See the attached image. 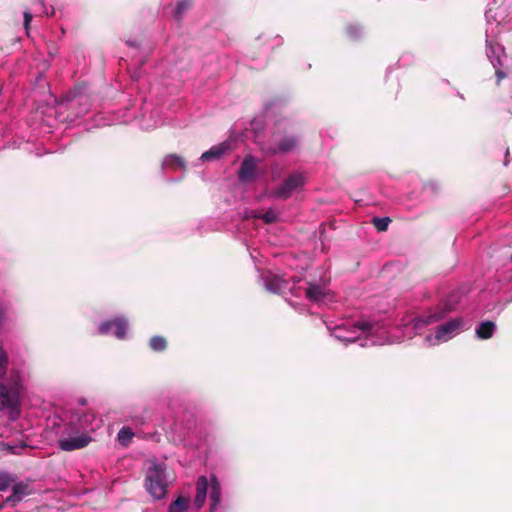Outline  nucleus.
I'll return each mask as SVG.
<instances>
[{"mask_svg": "<svg viewBox=\"0 0 512 512\" xmlns=\"http://www.w3.org/2000/svg\"><path fill=\"white\" fill-rule=\"evenodd\" d=\"M331 336L344 344L361 341V346L399 343L400 338L384 322L340 319L326 324Z\"/></svg>", "mask_w": 512, "mask_h": 512, "instance_id": "nucleus-1", "label": "nucleus"}, {"mask_svg": "<svg viewBox=\"0 0 512 512\" xmlns=\"http://www.w3.org/2000/svg\"><path fill=\"white\" fill-rule=\"evenodd\" d=\"M485 18L486 28V54L492 66L495 68L497 84L506 77L501 69L502 58L505 57L504 48L495 43L492 38L498 34L512 29V0H494L489 4Z\"/></svg>", "mask_w": 512, "mask_h": 512, "instance_id": "nucleus-2", "label": "nucleus"}, {"mask_svg": "<svg viewBox=\"0 0 512 512\" xmlns=\"http://www.w3.org/2000/svg\"><path fill=\"white\" fill-rule=\"evenodd\" d=\"M461 298L459 292H451L436 305L428 308L423 315L418 316L412 313L404 315L394 328V333L400 338V342L422 334L429 325L449 319V315L457 311Z\"/></svg>", "mask_w": 512, "mask_h": 512, "instance_id": "nucleus-3", "label": "nucleus"}, {"mask_svg": "<svg viewBox=\"0 0 512 512\" xmlns=\"http://www.w3.org/2000/svg\"><path fill=\"white\" fill-rule=\"evenodd\" d=\"M302 142L299 125L290 118L278 119L270 130L269 137L258 143L265 157L286 155L294 152Z\"/></svg>", "mask_w": 512, "mask_h": 512, "instance_id": "nucleus-4", "label": "nucleus"}, {"mask_svg": "<svg viewBox=\"0 0 512 512\" xmlns=\"http://www.w3.org/2000/svg\"><path fill=\"white\" fill-rule=\"evenodd\" d=\"M260 279L265 289L275 294L289 291L295 297L305 296L312 303H322L329 296L326 286L311 282H305L304 286H301L302 279L299 277H293L291 284L281 275L268 270L260 274Z\"/></svg>", "mask_w": 512, "mask_h": 512, "instance_id": "nucleus-5", "label": "nucleus"}, {"mask_svg": "<svg viewBox=\"0 0 512 512\" xmlns=\"http://www.w3.org/2000/svg\"><path fill=\"white\" fill-rule=\"evenodd\" d=\"M8 353L0 347V409L10 410V419L16 421L20 416V395L23 390V378L19 369L7 372Z\"/></svg>", "mask_w": 512, "mask_h": 512, "instance_id": "nucleus-6", "label": "nucleus"}, {"mask_svg": "<svg viewBox=\"0 0 512 512\" xmlns=\"http://www.w3.org/2000/svg\"><path fill=\"white\" fill-rule=\"evenodd\" d=\"M94 415L81 413L72 416L58 433L57 446L62 451H74L85 448L92 441L89 430H93L92 421Z\"/></svg>", "mask_w": 512, "mask_h": 512, "instance_id": "nucleus-7", "label": "nucleus"}, {"mask_svg": "<svg viewBox=\"0 0 512 512\" xmlns=\"http://www.w3.org/2000/svg\"><path fill=\"white\" fill-rule=\"evenodd\" d=\"M222 494V485L215 474L200 475L195 482L193 507L196 511H200L208 498V512H224L225 506L222 502Z\"/></svg>", "mask_w": 512, "mask_h": 512, "instance_id": "nucleus-8", "label": "nucleus"}, {"mask_svg": "<svg viewBox=\"0 0 512 512\" xmlns=\"http://www.w3.org/2000/svg\"><path fill=\"white\" fill-rule=\"evenodd\" d=\"M92 107V98L83 87H75L57 103L56 114L61 122L73 123Z\"/></svg>", "mask_w": 512, "mask_h": 512, "instance_id": "nucleus-9", "label": "nucleus"}, {"mask_svg": "<svg viewBox=\"0 0 512 512\" xmlns=\"http://www.w3.org/2000/svg\"><path fill=\"white\" fill-rule=\"evenodd\" d=\"M308 181V174L302 170H294L278 185L274 186L269 197L275 200L286 201L294 194L302 192Z\"/></svg>", "mask_w": 512, "mask_h": 512, "instance_id": "nucleus-10", "label": "nucleus"}, {"mask_svg": "<svg viewBox=\"0 0 512 512\" xmlns=\"http://www.w3.org/2000/svg\"><path fill=\"white\" fill-rule=\"evenodd\" d=\"M467 329V322L463 317H451L446 321L439 323L432 333L427 334L425 342L430 346L439 345L441 343L448 342Z\"/></svg>", "mask_w": 512, "mask_h": 512, "instance_id": "nucleus-11", "label": "nucleus"}, {"mask_svg": "<svg viewBox=\"0 0 512 512\" xmlns=\"http://www.w3.org/2000/svg\"><path fill=\"white\" fill-rule=\"evenodd\" d=\"M146 491L155 499L165 498L168 488L166 476V465L164 463L152 462L145 475Z\"/></svg>", "mask_w": 512, "mask_h": 512, "instance_id": "nucleus-12", "label": "nucleus"}, {"mask_svg": "<svg viewBox=\"0 0 512 512\" xmlns=\"http://www.w3.org/2000/svg\"><path fill=\"white\" fill-rule=\"evenodd\" d=\"M260 163L261 159H258L251 154L246 155L237 171L238 181L242 184H249L257 181L261 176L259 170Z\"/></svg>", "mask_w": 512, "mask_h": 512, "instance_id": "nucleus-13", "label": "nucleus"}, {"mask_svg": "<svg viewBox=\"0 0 512 512\" xmlns=\"http://www.w3.org/2000/svg\"><path fill=\"white\" fill-rule=\"evenodd\" d=\"M129 329L128 321L123 316H118L110 320H105L99 323L97 327V334L99 335H113L119 340H123L127 336Z\"/></svg>", "mask_w": 512, "mask_h": 512, "instance_id": "nucleus-14", "label": "nucleus"}, {"mask_svg": "<svg viewBox=\"0 0 512 512\" xmlns=\"http://www.w3.org/2000/svg\"><path fill=\"white\" fill-rule=\"evenodd\" d=\"M166 123L162 108L154 107L152 103L145 101L142 107L140 125L142 129L150 130Z\"/></svg>", "mask_w": 512, "mask_h": 512, "instance_id": "nucleus-15", "label": "nucleus"}, {"mask_svg": "<svg viewBox=\"0 0 512 512\" xmlns=\"http://www.w3.org/2000/svg\"><path fill=\"white\" fill-rule=\"evenodd\" d=\"M234 142L232 140H225L221 143L213 145L210 149L202 153L199 161L214 162L220 160L223 156L229 154L234 149Z\"/></svg>", "mask_w": 512, "mask_h": 512, "instance_id": "nucleus-16", "label": "nucleus"}, {"mask_svg": "<svg viewBox=\"0 0 512 512\" xmlns=\"http://www.w3.org/2000/svg\"><path fill=\"white\" fill-rule=\"evenodd\" d=\"M10 487L12 489V492L7 498L3 500V503L0 504V509H2L4 506L15 507L24 499V497L31 494V489L29 485L22 481H15Z\"/></svg>", "mask_w": 512, "mask_h": 512, "instance_id": "nucleus-17", "label": "nucleus"}, {"mask_svg": "<svg viewBox=\"0 0 512 512\" xmlns=\"http://www.w3.org/2000/svg\"><path fill=\"white\" fill-rule=\"evenodd\" d=\"M496 324L493 321L485 320L480 322L475 327V335L477 339L480 340H487L493 337L494 333L496 332Z\"/></svg>", "mask_w": 512, "mask_h": 512, "instance_id": "nucleus-18", "label": "nucleus"}, {"mask_svg": "<svg viewBox=\"0 0 512 512\" xmlns=\"http://www.w3.org/2000/svg\"><path fill=\"white\" fill-rule=\"evenodd\" d=\"M162 169H170V170H178L181 169L183 171L186 170V163L184 159L176 154L167 155L162 161Z\"/></svg>", "mask_w": 512, "mask_h": 512, "instance_id": "nucleus-19", "label": "nucleus"}, {"mask_svg": "<svg viewBox=\"0 0 512 512\" xmlns=\"http://www.w3.org/2000/svg\"><path fill=\"white\" fill-rule=\"evenodd\" d=\"M193 0H177L173 9V18L180 21L184 14L192 7Z\"/></svg>", "mask_w": 512, "mask_h": 512, "instance_id": "nucleus-20", "label": "nucleus"}, {"mask_svg": "<svg viewBox=\"0 0 512 512\" xmlns=\"http://www.w3.org/2000/svg\"><path fill=\"white\" fill-rule=\"evenodd\" d=\"M189 508V499L183 496L177 497L168 507V512H186Z\"/></svg>", "mask_w": 512, "mask_h": 512, "instance_id": "nucleus-21", "label": "nucleus"}, {"mask_svg": "<svg viewBox=\"0 0 512 512\" xmlns=\"http://www.w3.org/2000/svg\"><path fill=\"white\" fill-rule=\"evenodd\" d=\"M254 218L261 219L266 224H272L278 221L279 213L274 208H268L262 213H255Z\"/></svg>", "mask_w": 512, "mask_h": 512, "instance_id": "nucleus-22", "label": "nucleus"}, {"mask_svg": "<svg viewBox=\"0 0 512 512\" xmlns=\"http://www.w3.org/2000/svg\"><path fill=\"white\" fill-rule=\"evenodd\" d=\"M3 450H6L8 453L13 455H21L22 451L28 447V444L23 441H17L15 443H3Z\"/></svg>", "mask_w": 512, "mask_h": 512, "instance_id": "nucleus-23", "label": "nucleus"}, {"mask_svg": "<svg viewBox=\"0 0 512 512\" xmlns=\"http://www.w3.org/2000/svg\"><path fill=\"white\" fill-rule=\"evenodd\" d=\"M149 347L154 352H163L167 348V341L163 336L155 335L150 338Z\"/></svg>", "mask_w": 512, "mask_h": 512, "instance_id": "nucleus-24", "label": "nucleus"}, {"mask_svg": "<svg viewBox=\"0 0 512 512\" xmlns=\"http://www.w3.org/2000/svg\"><path fill=\"white\" fill-rule=\"evenodd\" d=\"M134 437L133 430L128 426H123L117 434L118 442L123 446H128Z\"/></svg>", "mask_w": 512, "mask_h": 512, "instance_id": "nucleus-25", "label": "nucleus"}, {"mask_svg": "<svg viewBox=\"0 0 512 512\" xmlns=\"http://www.w3.org/2000/svg\"><path fill=\"white\" fill-rule=\"evenodd\" d=\"M346 34L349 39L351 40H358L360 39L364 34V29L360 24L357 23H351L347 25L346 27Z\"/></svg>", "mask_w": 512, "mask_h": 512, "instance_id": "nucleus-26", "label": "nucleus"}, {"mask_svg": "<svg viewBox=\"0 0 512 512\" xmlns=\"http://www.w3.org/2000/svg\"><path fill=\"white\" fill-rule=\"evenodd\" d=\"M14 482V475L8 472H0V491H6Z\"/></svg>", "mask_w": 512, "mask_h": 512, "instance_id": "nucleus-27", "label": "nucleus"}, {"mask_svg": "<svg viewBox=\"0 0 512 512\" xmlns=\"http://www.w3.org/2000/svg\"><path fill=\"white\" fill-rule=\"evenodd\" d=\"M391 219L389 217H374L373 224L376 229L380 232L386 231L388 229L389 223Z\"/></svg>", "mask_w": 512, "mask_h": 512, "instance_id": "nucleus-28", "label": "nucleus"}, {"mask_svg": "<svg viewBox=\"0 0 512 512\" xmlns=\"http://www.w3.org/2000/svg\"><path fill=\"white\" fill-rule=\"evenodd\" d=\"M35 6H36V9H35L36 12H40L42 14H45L46 16L54 15V8L52 6L48 8L45 5L44 0H36Z\"/></svg>", "mask_w": 512, "mask_h": 512, "instance_id": "nucleus-29", "label": "nucleus"}, {"mask_svg": "<svg viewBox=\"0 0 512 512\" xmlns=\"http://www.w3.org/2000/svg\"><path fill=\"white\" fill-rule=\"evenodd\" d=\"M283 106V101L281 99H273L267 102L264 106V111L266 115H269L274 112V110L279 109Z\"/></svg>", "mask_w": 512, "mask_h": 512, "instance_id": "nucleus-30", "label": "nucleus"}, {"mask_svg": "<svg viewBox=\"0 0 512 512\" xmlns=\"http://www.w3.org/2000/svg\"><path fill=\"white\" fill-rule=\"evenodd\" d=\"M414 62V55L411 53H404L400 56L398 59V66L399 67H406L411 65Z\"/></svg>", "mask_w": 512, "mask_h": 512, "instance_id": "nucleus-31", "label": "nucleus"}, {"mask_svg": "<svg viewBox=\"0 0 512 512\" xmlns=\"http://www.w3.org/2000/svg\"><path fill=\"white\" fill-rule=\"evenodd\" d=\"M271 48L279 47L283 44V38L280 35H276L272 38Z\"/></svg>", "mask_w": 512, "mask_h": 512, "instance_id": "nucleus-32", "label": "nucleus"}, {"mask_svg": "<svg viewBox=\"0 0 512 512\" xmlns=\"http://www.w3.org/2000/svg\"><path fill=\"white\" fill-rule=\"evenodd\" d=\"M131 420L136 426H141L145 423V418L141 415L134 416Z\"/></svg>", "mask_w": 512, "mask_h": 512, "instance_id": "nucleus-33", "label": "nucleus"}, {"mask_svg": "<svg viewBox=\"0 0 512 512\" xmlns=\"http://www.w3.org/2000/svg\"><path fill=\"white\" fill-rule=\"evenodd\" d=\"M32 20V14L29 11H24V27L28 29V26Z\"/></svg>", "mask_w": 512, "mask_h": 512, "instance_id": "nucleus-34", "label": "nucleus"}, {"mask_svg": "<svg viewBox=\"0 0 512 512\" xmlns=\"http://www.w3.org/2000/svg\"><path fill=\"white\" fill-rule=\"evenodd\" d=\"M187 436H188V430L183 429L179 432L177 440L179 442H184Z\"/></svg>", "mask_w": 512, "mask_h": 512, "instance_id": "nucleus-35", "label": "nucleus"}, {"mask_svg": "<svg viewBox=\"0 0 512 512\" xmlns=\"http://www.w3.org/2000/svg\"><path fill=\"white\" fill-rule=\"evenodd\" d=\"M425 187L431 191H437L439 189V186L436 182H429L425 185Z\"/></svg>", "mask_w": 512, "mask_h": 512, "instance_id": "nucleus-36", "label": "nucleus"}, {"mask_svg": "<svg viewBox=\"0 0 512 512\" xmlns=\"http://www.w3.org/2000/svg\"><path fill=\"white\" fill-rule=\"evenodd\" d=\"M126 44L129 47H132V48H137L138 49L140 47V43L137 40H127Z\"/></svg>", "mask_w": 512, "mask_h": 512, "instance_id": "nucleus-37", "label": "nucleus"}, {"mask_svg": "<svg viewBox=\"0 0 512 512\" xmlns=\"http://www.w3.org/2000/svg\"><path fill=\"white\" fill-rule=\"evenodd\" d=\"M99 121H100V122H98V125H103V126H105V125H110V124H112V122H111L110 120H106V119H105L104 117H102V116L100 117V120H99Z\"/></svg>", "mask_w": 512, "mask_h": 512, "instance_id": "nucleus-38", "label": "nucleus"}, {"mask_svg": "<svg viewBox=\"0 0 512 512\" xmlns=\"http://www.w3.org/2000/svg\"><path fill=\"white\" fill-rule=\"evenodd\" d=\"M508 157H509V151L507 150V151H506V155H505V160H504V165H505V166H507V165H508V163H509V159H508Z\"/></svg>", "mask_w": 512, "mask_h": 512, "instance_id": "nucleus-39", "label": "nucleus"}, {"mask_svg": "<svg viewBox=\"0 0 512 512\" xmlns=\"http://www.w3.org/2000/svg\"><path fill=\"white\" fill-rule=\"evenodd\" d=\"M177 429H178V422H177V421H175V422H174V424H173V426H172V430H173V431H177Z\"/></svg>", "mask_w": 512, "mask_h": 512, "instance_id": "nucleus-40", "label": "nucleus"}, {"mask_svg": "<svg viewBox=\"0 0 512 512\" xmlns=\"http://www.w3.org/2000/svg\"><path fill=\"white\" fill-rule=\"evenodd\" d=\"M49 54H50L51 57H54L55 56L54 50L49 51Z\"/></svg>", "mask_w": 512, "mask_h": 512, "instance_id": "nucleus-41", "label": "nucleus"}, {"mask_svg": "<svg viewBox=\"0 0 512 512\" xmlns=\"http://www.w3.org/2000/svg\"><path fill=\"white\" fill-rule=\"evenodd\" d=\"M49 54H50L51 57H54L55 56L54 50L49 51Z\"/></svg>", "mask_w": 512, "mask_h": 512, "instance_id": "nucleus-42", "label": "nucleus"}, {"mask_svg": "<svg viewBox=\"0 0 512 512\" xmlns=\"http://www.w3.org/2000/svg\"><path fill=\"white\" fill-rule=\"evenodd\" d=\"M167 63H169V64H175V63L173 62V60H170V59H168V60H167Z\"/></svg>", "mask_w": 512, "mask_h": 512, "instance_id": "nucleus-43", "label": "nucleus"}, {"mask_svg": "<svg viewBox=\"0 0 512 512\" xmlns=\"http://www.w3.org/2000/svg\"><path fill=\"white\" fill-rule=\"evenodd\" d=\"M272 178H273V179H276V176H275V172H274V171L272 172Z\"/></svg>", "mask_w": 512, "mask_h": 512, "instance_id": "nucleus-44", "label": "nucleus"}, {"mask_svg": "<svg viewBox=\"0 0 512 512\" xmlns=\"http://www.w3.org/2000/svg\"><path fill=\"white\" fill-rule=\"evenodd\" d=\"M509 259H510V261L512 262V254L510 255Z\"/></svg>", "mask_w": 512, "mask_h": 512, "instance_id": "nucleus-45", "label": "nucleus"}]
</instances>
